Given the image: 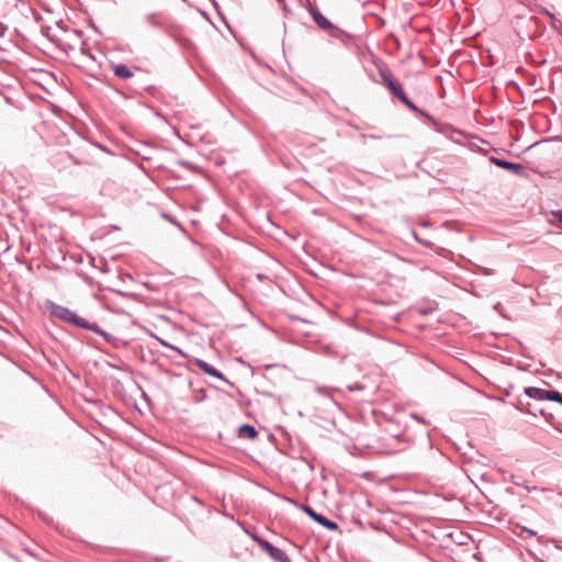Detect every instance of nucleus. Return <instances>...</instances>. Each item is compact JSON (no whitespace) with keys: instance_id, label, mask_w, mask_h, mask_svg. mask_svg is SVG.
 <instances>
[{"instance_id":"obj_25","label":"nucleus","mask_w":562,"mask_h":562,"mask_svg":"<svg viewBox=\"0 0 562 562\" xmlns=\"http://www.w3.org/2000/svg\"><path fill=\"white\" fill-rule=\"evenodd\" d=\"M257 278H258L259 280H263V279H266L267 277H266L265 274L259 273V274H257Z\"/></svg>"},{"instance_id":"obj_17","label":"nucleus","mask_w":562,"mask_h":562,"mask_svg":"<svg viewBox=\"0 0 562 562\" xmlns=\"http://www.w3.org/2000/svg\"><path fill=\"white\" fill-rule=\"evenodd\" d=\"M145 20L151 26H155V27L159 26L156 13H148V14H146Z\"/></svg>"},{"instance_id":"obj_21","label":"nucleus","mask_w":562,"mask_h":562,"mask_svg":"<svg viewBox=\"0 0 562 562\" xmlns=\"http://www.w3.org/2000/svg\"><path fill=\"white\" fill-rule=\"evenodd\" d=\"M179 165L183 166L184 168H188V169H190L192 167V164L187 160H180Z\"/></svg>"},{"instance_id":"obj_23","label":"nucleus","mask_w":562,"mask_h":562,"mask_svg":"<svg viewBox=\"0 0 562 562\" xmlns=\"http://www.w3.org/2000/svg\"><path fill=\"white\" fill-rule=\"evenodd\" d=\"M522 530H524V531H526V532H528L530 536H536V535H537V532H536V531H533V530H531V529H529V528H527V527H522Z\"/></svg>"},{"instance_id":"obj_12","label":"nucleus","mask_w":562,"mask_h":562,"mask_svg":"<svg viewBox=\"0 0 562 562\" xmlns=\"http://www.w3.org/2000/svg\"><path fill=\"white\" fill-rule=\"evenodd\" d=\"M237 435L239 438L255 440L259 434L255 426L250 424H243L241 426H239Z\"/></svg>"},{"instance_id":"obj_29","label":"nucleus","mask_w":562,"mask_h":562,"mask_svg":"<svg viewBox=\"0 0 562 562\" xmlns=\"http://www.w3.org/2000/svg\"><path fill=\"white\" fill-rule=\"evenodd\" d=\"M561 405H562V400H561Z\"/></svg>"},{"instance_id":"obj_11","label":"nucleus","mask_w":562,"mask_h":562,"mask_svg":"<svg viewBox=\"0 0 562 562\" xmlns=\"http://www.w3.org/2000/svg\"><path fill=\"white\" fill-rule=\"evenodd\" d=\"M524 393L529 398L537 400V401H547L548 395H549V390H543V389L535 387V386H528V387H525Z\"/></svg>"},{"instance_id":"obj_26","label":"nucleus","mask_w":562,"mask_h":562,"mask_svg":"<svg viewBox=\"0 0 562 562\" xmlns=\"http://www.w3.org/2000/svg\"><path fill=\"white\" fill-rule=\"evenodd\" d=\"M420 313H422L423 315H428V314L430 313V311H429V310H422V311H420Z\"/></svg>"},{"instance_id":"obj_3","label":"nucleus","mask_w":562,"mask_h":562,"mask_svg":"<svg viewBox=\"0 0 562 562\" xmlns=\"http://www.w3.org/2000/svg\"><path fill=\"white\" fill-rule=\"evenodd\" d=\"M389 91L392 93V95L396 99H398L403 104H405L411 111L419 114L420 116L426 117L434 125H438L437 120L426 112L425 110L418 108L406 94L402 83L397 81L394 83L391 88H389Z\"/></svg>"},{"instance_id":"obj_2","label":"nucleus","mask_w":562,"mask_h":562,"mask_svg":"<svg viewBox=\"0 0 562 562\" xmlns=\"http://www.w3.org/2000/svg\"><path fill=\"white\" fill-rule=\"evenodd\" d=\"M45 306L52 316L65 323H69L83 329L86 326H88V321L86 318L77 315L75 312H72L70 308L66 306L57 304L50 300L46 301Z\"/></svg>"},{"instance_id":"obj_14","label":"nucleus","mask_w":562,"mask_h":562,"mask_svg":"<svg viewBox=\"0 0 562 562\" xmlns=\"http://www.w3.org/2000/svg\"><path fill=\"white\" fill-rule=\"evenodd\" d=\"M547 401L558 402L561 404L562 393L555 390H549V395Z\"/></svg>"},{"instance_id":"obj_27","label":"nucleus","mask_w":562,"mask_h":562,"mask_svg":"<svg viewBox=\"0 0 562 562\" xmlns=\"http://www.w3.org/2000/svg\"><path fill=\"white\" fill-rule=\"evenodd\" d=\"M371 138H374V139H379L381 138L380 136H376V135H370Z\"/></svg>"},{"instance_id":"obj_24","label":"nucleus","mask_w":562,"mask_h":562,"mask_svg":"<svg viewBox=\"0 0 562 562\" xmlns=\"http://www.w3.org/2000/svg\"><path fill=\"white\" fill-rule=\"evenodd\" d=\"M543 11H544V13H546V14H547L551 20H555V16H554V14H553V13H551L550 11H548V10H546V9H544Z\"/></svg>"},{"instance_id":"obj_8","label":"nucleus","mask_w":562,"mask_h":562,"mask_svg":"<svg viewBox=\"0 0 562 562\" xmlns=\"http://www.w3.org/2000/svg\"><path fill=\"white\" fill-rule=\"evenodd\" d=\"M379 76H380V80L375 79V78H372V80L375 82V83H379L381 86H384L385 88H391L394 83H396L398 80L394 77V75L392 74V71L390 70V68L385 65L381 66L379 68Z\"/></svg>"},{"instance_id":"obj_16","label":"nucleus","mask_w":562,"mask_h":562,"mask_svg":"<svg viewBox=\"0 0 562 562\" xmlns=\"http://www.w3.org/2000/svg\"><path fill=\"white\" fill-rule=\"evenodd\" d=\"M300 509L302 512H304L312 520L315 519V515H317L318 513L315 512L311 506L308 505H301L300 506Z\"/></svg>"},{"instance_id":"obj_20","label":"nucleus","mask_w":562,"mask_h":562,"mask_svg":"<svg viewBox=\"0 0 562 562\" xmlns=\"http://www.w3.org/2000/svg\"><path fill=\"white\" fill-rule=\"evenodd\" d=\"M283 499H284L285 502L290 503V504H293V505H294V506H296L297 508H300V506H301L296 501H294V499H293V498H291V497L284 496V497H283Z\"/></svg>"},{"instance_id":"obj_15","label":"nucleus","mask_w":562,"mask_h":562,"mask_svg":"<svg viewBox=\"0 0 562 562\" xmlns=\"http://www.w3.org/2000/svg\"><path fill=\"white\" fill-rule=\"evenodd\" d=\"M159 342H160L162 346H165V347H167V348H170L171 350H173V351L178 352V353H179V355H181L182 357H184V358L187 357V355H186V353H184V352H183L179 347L173 346V345L169 344L168 341H166V340H164V339H159Z\"/></svg>"},{"instance_id":"obj_6","label":"nucleus","mask_w":562,"mask_h":562,"mask_svg":"<svg viewBox=\"0 0 562 562\" xmlns=\"http://www.w3.org/2000/svg\"><path fill=\"white\" fill-rule=\"evenodd\" d=\"M191 362L196 366L201 371H203L205 374L207 375H211L213 378H216L218 380H222L224 381L227 385L229 386H234V383L231 382L228 379H226L224 376V374L218 370L216 369L215 367H213L212 364H210L209 362L202 360V359H199V358H194L191 360Z\"/></svg>"},{"instance_id":"obj_19","label":"nucleus","mask_w":562,"mask_h":562,"mask_svg":"<svg viewBox=\"0 0 562 562\" xmlns=\"http://www.w3.org/2000/svg\"><path fill=\"white\" fill-rule=\"evenodd\" d=\"M552 216L559 221L560 223H562V210H557V211H553L552 212Z\"/></svg>"},{"instance_id":"obj_1","label":"nucleus","mask_w":562,"mask_h":562,"mask_svg":"<svg viewBox=\"0 0 562 562\" xmlns=\"http://www.w3.org/2000/svg\"><path fill=\"white\" fill-rule=\"evenodd\" d=\"M411 446L412 437L406 426L395 419L387 420L379 439V451L382 453H398L407 450Z\"/></svg>"},{"instance_id":"obj_28","label":"nucleus","mask_w":562,"mask_h":562,"mask_svg":"<svg viewBox=\"0 0 562 562\" xmlns=\"http://www.w3.org/2000/svg\"><path fill=\"white\" fill-rule=\"evenodd\" d=\"M278 2H283L284 0H277Z\"/></svg>"},{"instance_id":"obj_22","label":"nucleus","mask_w":562,"mask_h":562,"mask_svg":"<svg viewBox=\"0 0 562 562\" xmlns=\"http://www.w3.org/2000/svg\"><path fill=\"white\" fill-rule=\"evenodd\" d=\"M348 389L350 391H356V390H362L363 387L360 384H355V385H350Z\"/></svg>"},{"instance_id":"obj_7","label":"nucleus","mask_w":562,"mask_h":562,"mask_svg":"<svg viewBox=\"0 0 562 562\" xmlns=\"http://www.w3.org/2000/svg\"><path fill=\"white\" fill-rule=\"evenodd\" d=\"M490 161L502 168V169H505V170H508L509 172L516 175V176H519V177H525L526 176V170L525 168L518 164V162H514V161H509V160H506V159H503V158H498V157H495V156H491L490 157Z\"/></svg>"},{"instance_id":"obj_4","label":"nucleus","mask_w":562,"mask_h":562,"mask_svg":"<svg viewBox=\"0 0 562 562\" xmlns=\"http://www.w3.org/2000/svg\"><path fill=\"white\" fill-rule=\"evenodd\" d=\"M308 12L313 19V21L325 31L329 32V35L334 38H340L345 32L341 31L339 27L334 25L322 12L318 10L315 5L308 7Z\"/></svg>"},{"instance_id":"obj_18","label":"nucleus","mask_w":562,"mask_h":562,"mask_svg":"<svg viewBox=\"0 0 562 562\" xmlns=\"http://www.w3.org/2000/svg\"><path fill=\"white\" fill-rule=\"evenodd\" d=\"M80 50L83 55H87L90 58L94 59L93 55L90 53V48L87 47L86 43H82Z\"/></svg>"},{"instance_id":"obj_9","label":"nucleus","mask_w":562,"mask_h":562,"mask_svg":"<svg viewBox=\"0 0 562 562\" xmlns=\"http://www.w3.org/2000/svg\"><path fill=\"white\" fill-rule=\"evenodd\" d=\"M85 329H88L100 335L106 342L113 345L114 347L119 346V338L103 330L95 322L88 321V326H86Z\"/></svg>"},{"instance_id":"obj_13","label":"nucleus","mask_w":562,"mask_h":562,"mask_svg":"<svg viewBox=\"0 0 562 562\" xmlns=\"http://www.w3.org/2000/svg\"><path fill=\"white\" fill-rule=\"evenodd\" d=\"M314 521L330 531H335L339 528L337 522H335L334 520L327 518L326 516H324L319 513L317 515H315Z\"/></svg>"},{"instance_id":"obj_5","label":"nucleus","mask_w":562,"mask_h":562,"mask_svg":"<svg viewBox=\"0 0 562 562\" xmlns=\"http://www.w3.org/2000/svg\"><path fill=\"white\" fill-rule=\"evenodd\" d=\"M252 539L257 542L259 548L266 552L274 562H292L283 550L277 548L267 539H263L257 535L252 536Z\"/></svg>"},{"instance_id":"obj_10","label":"nucleus","mask_w":562,"mask_h":562,"mask_svg":"<svg viewBox=\"0 0 562 562\" xmlns=\"http://www.w3.org/2000/svg\"><path fill=\"white\" fill-rule=\"evenodd\" d=\"M110 67L113 71V74L121 79H130L134 76L133 70L125 64L111 63Z\"/></svg>"}]
</instances>
